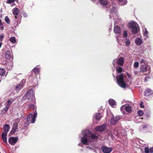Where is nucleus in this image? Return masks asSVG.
I'll return each instance as SVG.
<instances>
[{
  "mask_svg": "<svg viewBox=\"0 0 153 153\" xmlns=\"http://www.w3.org/2000/svg\"><path fill=\"white\" fill-rule=\"evenodd\" d=\"M110 123L112 124H114L117 123L115 120V118L114 117H112L111 119L110 120Z\"/></svg>",
  "mask_w": 153,
  "mask_h": 153,
  "instance_id": "obj_29",
  "label": "nucleus"
},
{
  "mask_svg": "<svg viewBox=\"0 0 153 153\" xmlns=\"http://www.w3.org/2000/svg\"><path fill=\"white\" fill-rule=\"evenodd\" d=\"M37 115V113H34L33 115L30 114L27 116L25 124L28 125L30 123H33L35 122V119Z\"/></svg>",
  "mask_w": 153,
  "mask_h": 153,
  "instance_id": "obj_3",
  "label": "nucleus"
},
{
  "mask_svg": "<svg viewBox=\"0 0 153 153\" xmlns=\"http://www.w3.org/2000/svg\"><path fill=\"white\" fill-rule=\"evenodd\" d=\"M3 56L6 60H10L11 61L13 60V56L11 55L10 51H6L3 54Z\"/></svg>",
  "mask_w": 153,
  "mask_h": 153,
  "instance_id": "obj_8",
  "label": "nucleus"
},
{
  "mask_svg": "<svg viewBox=\"0 0 153 153\" xmlns=\"http://www.w3.org/2000/svg\"><path fill=\"white\" fill-rule=\"evenodd\" d=\"M28 107L29 108H33L34 110L36 109V108L35 107V105L33 104L29 105Z\"/></svg>",
  "mask_w": 153,
  "mask_h": 153,
  "instance_id": "obj_33",
  "label": "nucleus"
},
{
  "mask_svg": "<svg viewBox=\"0 0 153 153\" xmlns=\"http://www.w3.org/2000/svg\"><path fill=\"white\" fill-rule=\"evenodd\" d=\"M138 113L140 116H142L143 115V112L141 110H139L138 111Z\"/></svg>",
  "mask_w": 153,
  "mask_h": 153,
  "instance_id": "obj_35",
  "label": "nucleus"
},
{
  "mask_svg": "<svg viewBox=\"0 0 153 153\" xmlns=\"http://www.w3.org/2000/svg\"><path fill=\"white\" fill-rule=\"evenodd\" d=\"M116 78L117 82L119 86L123 88H125L126 87V84L124 81L123 74L117 76Z\"/></svg>",
  "mask_w": 153,
  "mask_h": 153,
  "instance_id": "obj_2",
  "label": "nucleus"
},
{
  "mask_svg": "<svg viewBox=\"0 0 153 153\" xmlns=\"http://www.w3.org/2000/svg\"><path fill=\"white\" fill-rule=\"evenodd\" d=\"M120 109L122 113L124 114H126V112L125 111L128 113H131L132 111L131 106L129 105H122L120 107Z\"/></svg>",
  "mask_w": 153,
  "mask_h": 153,
  "instance_id": "obj_4",
  "label": "nucleus"
},
{
  "mask_svg": "<svg viewBox=\"0 0 153 153\" xmlns=\"http://www.w3.org/2000/svg\"><path fill=\"white\" fill-rule=\"evenodd\" d=\"M101 4L103 5H105L107 4V1L106 0H100Z\"/></svg>",
  "mask_w": 153,
  "mask_h": 153,
  "instance_id": "obj_30",
  "label": "nucleus"
},
{
  "mask_svg": "<svg viewBox=\"0 0 153 153\" xmlns=\"http://www.w3.org/2000/svg\"><path fill=\"white\" fill-rule=\"evenodd\" d=\"M4 34L3 33H2L0 34V41H2L4 38Z\"/></svg>",
  "mask_w": 153,
  "mask_h": 153,
  "instance_id": "obj_36",
  "label": "nucleus"
},
{
  "mask_svg": "<svg viewBox=\"0 0 153 153\" xmlns=\"http://www.w3.org/2000/svg\"><path fill=\"white\" fill-rule=\"evenodd\" d=\"M9 107L6 105V106L2 110L3 111H5V112H6L8 109Z\"/></svg>",
  "mask_w": 153,
  "mask_h": 153,
  "instance_id": "obj_40",
  "label": "nucleus"
},
{
  "mask_svg": "<svg viewBox=\"0 0 153 153\" xmlns=\"http://www.w3.org/2000/svg\"><path fill=\"white\" fill-rule=\"evenodd\" d=\"M4 29V27L3 26V25L2 26L0 27V30H3Z\"/></svg>",
  "mask_w": 153,
  "mask_h": 153,
  "instance_id": "obj_52",
  "label": "nucleus"
},
{
  "mask_svg": "<svg viewBox=\"0 0 153 153\" xmlns=\"http://www.w3.org/2000/svg\"><path fill=\"white\" fill-rule=\"evenodd\" d=\"M114 33L117 34L120 33L121 32L120 28L118 26L114 27Z\"/></svg>",
  "mask_w": 153,
  "mask_h": 153,
  "instance_id": "obj_21",
  "label": "nucleus"
},
{
  "mask_svg": "<svg viewBox=\"0 0 153 153\" xmlns=\"http://www.w3.org/2000/svg\"><path fill=\"white\" fill-rule=\"evenodd\" d=\"M127 74L128 78L130 79L131 78V75H130L128 73H127Z\"/></svg>",
  "mask_w": 153,
  "mask_h": 153,
  "instance_id": "obj_48",
  "label": "nucleus"
},
{
  "mask_svg": "<svg viewBox=\"0 0 153 153\" xmlns=\"http://www.w3.org/2000/svg\"><path fill=\"white\" fill-rule=\"evenodd\" d=\"M15 1L18 2L19 0H7L6 2L7 4H10L14 2Z\"/></svg>",
  "mask_w": 153,
  "mask_h": 153,
  "instance_id": "obj_28",
  "label": "nucleus"
},
{
  "mask_svg": "<svg viewBox=\"0 0 153 153\" xmlns=\"http://www.w3.org/2000/svg\"><path fill=\"white\" fill-rule=\"evenodd\" d=\"M108 103L109 105L113 107H114L116 105V102L112 99H110L109 100Z\"/></svg>",
  "mask_w": 153,
  "mask_h": 153,
  "instance_id": "obj_23",
  "label": "nucleus"
},
{
  "mask_svg": "<svg viewBox=\"0 0 153 153\" xmlns=\"http://www.w3.org/2000/svg\"><path fill=\"white\" fill-rule=\"evenodd\" d=\"M2 25V22L1 19H0V25Z\"/></svg>",
  "mask_w": 153,
  "mask_h": 153,
  "instance_id": "obj_53",
  "label": "nucleus"
},
{
  "mask_svg": "<svg viewBox=\"0 0 153 153\" xmlns=\"http://www.w3.org/2000/svg\"><path fill=\"white\" fill-rule=\"evenodd\" d=\"M116 68L117 73H120L123 71V68L121 67H119V66H116L115 67Z\"/></svg>",
  "mask_w": 153,
  "mask_h": 153,
  "instance_id": "obj_24",
  "label": "nucleus"
},
{
  "mask_svg": "<svg viewBox=\"0 0 153 153\" xmlns=\"http://www.w3.org/2000/svg\"><path fill=\"white\" fill-rule=\"evenodd\" d=\"M140 107L142 108H144V106L143 105V102L142 101L140 104Z\"/></svg>",
  "mask_w": 153,
  "mask_h": 153,
  "instance_id": "obj_44",
  "label": "nucleus"
},
{
  "mask_svg": "<svg viewBox=\"0 0 153 153\" xmlns=\"http://www.w3.org/2000/svg\"><path fill=\"white\" fill-rule=\"evenodd\" d=\"M92 1H94L95 0H91Z\"/></svg>",
  "mask_w": 153,
  "mask_h": 153,
  "instance_id": "obj_56",
  "label": "nucleus"
},
{
  "mask_svg": "<svg viewBox=\"0 0 153 153\" xmlns=\"http://www.w3.org/2000/svg\"><path fill=\"white\" fill-rule=\"evenodd\" d=\"M5 21L7 24H10V20L8 16H6L5 18Z\"/></svg>",
  "mask_w": 153,
  "mask_h": 153,
  "instance_id": "obj_32",
  "label": "nucleus"
},
{
  "mask_svg": "<svg viewBox=\"0 0 153 153\" xmlns=\"http://www.w3.org/2000/svg\"><path fill=\"white\" fill-rule=\"evenodd\" d=\"M5 70L3 68H0V76L4 75L5 73Z\"/></svg>",
  "mask_w": 153,
  "mask_h": 153,
  "instance_id": "obj_27",
  "label": "nucleus"
},
{
  "mask_svg": "<svg viewBox=\"0 0 153 153\" xmlns=\"http://www.w3.org/2000/svg\"><path fill=\"white\" fill-rule=\"evenodd\" d=\"M140 30V27L138 25L134 22V34L137 33Z\"/></svg>",
  "mask_w": 153,
  "mask_h": 153,
  "instance_id": "obj_16",
  "label": "nucleus"
},
{
  "mask_svg": "<svg viewBox=\"0 0 153 153\" xmlns=\"http://www.w3.org/2000/svg\"><path fill=\"white\" fill-rule=\"evenodd\" d=\"M25 80L22 79L16 87V90L17 91H19L23 87V83H25Z\"/></svg>",
  "mask_w": 153,
  "mask_h": 153,
  "instance_id": "obj_13",
  "label": "nucleus"
},
{
  "mask_svg": "<svg viewBox=\"0 0 153 153\" xmlns=\"http://www.w3.org/2000/svg\"><path fill=\"white\" fill-rule=\"evenodd\" d=\"M106 126V124H103L100 126H99L96 127L95 128V130L97 131H104L105 128Z\"/></svg>",
  "mask_w": 153,
  "mask_h": 153,
  "instance_id": "obj_14",
  "label": "nucleus"
},
{
  "mask_svg": "<svg viewBox=\"0 0 153 153\" xmlns=\"http://www.w3.org/2000/svg\"><path fill=\"white\" fill-rule=\"evenodd\" d=\"M127 74L128 78L130 79L131 78V75H130L128 73H127Z\"/></svg>",
  "mask_w": 153,
  "mask_h": 153,
  "instance_id": "obj_49",
  "label": "nucleus"
},
{
  "mask_svg": "<svg viewBox=\"0 0 153 153\" xmlns=\"http://www.w3.org/2000/svg\"><path fill=\"white\" fill-rule=\"evenodd\" d=\"M12 103V102L11 101H10V100H8L7 101V102L6 104V105H7L9 107L10 105Z\"/></svg>",
  "mask_w": 153,
  "mask_h": 153,
  "instance_id": "obj_38",
  "label": "nucleus"
},
{
  "mask_svg": "<svg viewBox=\"0 0 153 153\" xmlns=\"http://www.w3.org/2000/svg\"><path fill=\"white\" fill-rule=\"evenodd\" d=\"M18 140V138L17 137H11L8 139V142L10 144L14 145L17 142Z\"/></svg>",
  "mask_w": 153,
  "mask_h": 153,
  "instance_id": "obj_12",
  "label": "nucleus"
},
{
  "mask_svg": "<svg viewBox=\"0 0 153 153\" xmlns=\"http://www.w3.org/2000/svg\"><path fill=\"white\" fill-rule=\"evenodd\" d=\"M19 12V10L17 8H14L13 9V15H15V18L16 19L18 20L17 22H20L21 18L20 16H18Z\"/></svg>",
  "mask_w": 153,
  "mask_h": 153,
  "instance_id": "obj_6",
  "label": "nucleus"
},
{
  "mask_svg": "<svg viewBox=\"0 0 153 153\" xmlns=\"http://www.w3.org/2000/svg\"><path fill=\"white\" fill-rule=\"evenodd\" d=\"M123 36L124 37H126L127 36L128 34L126 31H124L123 33Z\"/></svg>",
  "mask_w": 153,
  "mask_h": 153,
  "instance_id": "obj_39",
  "label": "nucleus"
},
{
  "mask_svg": "<svg viewBox=\"0 0 153 153\" xmlns=\"http://www.w3.org/2000/svg\"><path fill=\"white\" fill-rule=\"evenodd\" d=\"M144 31L143 34L144 36H147L149 33V32L147 30L146 28H145L143 30Z\"/></svg>",
  "mask_w": 153,
  "mask_h": 153,
  "instance_id": "obj_34",
  "label": "nucleus"
},
{
  "mask_svg": "<svg viewBox=\"0 0 153 153\" xmlns=\"http://www.w3.org/2000/svg\"><path fill=\"white\" fill-rule=\"evenodd\" d=\"M128 26L130 28H131V32L134 33V22L132 21L128 23Z\"/></svg>",
  "mask_w": 153,
  "mask_h": 153,
  "instance_id": "obj_18",
  "label": "nucleus"
},
{
  "mask_svg": "<svg viewBox=\"0 0 153 153\" xmlns=\"http://www.w3.org/2000/svg\"><path fill=\"white\" fill-rule=\"evenodd\" d=\"M2 45V42H0V48L1 47Z\"/></svg>",
  "mask_w": 153,
  "mask_h": 153,
  "instance_id": "obj_54",
  "label": "nucleus"
},
{
  "mask_svg": "<svg viewBox=\"0 0 153 153\" xmlns=\"http://www.w3.org/2000/svg\"><path fill=\"white\" fill-rule=\"evenodd\" d=\"M7 134L6 133L3 132L2 133L1 137L3 142L5 143L7 142Z\"/></svg>",
  "mask_w": 153,
  "mask_h": 153,
  "instance_id": "obj_17",
  "label": "nucleus"
},
{
  "mask_svg": "<svg viewBox=\"0 0 153 153\" xmlns=\"http://www.w3.org/2000/svg\"><path fill=\"white\" fill-rule=\"evenodd\" d=\"M109 16H110V19H111V15H109Z\"/></svg>",
  "mask_w": 153,
  "mask_h": 153,
  "instance_id": "obj_58",
  "label": "nucleus"
},
{
  "mask_svg": "<svg viewBox=\"0 0 153 153\" xmlns=\"http://www.w3.org/2000/svg\"><path fill=\"white\" fill-rule=\"evenodd\" d=\"M143 119V118H141V119Z\"/></svg>",
  "mask_w": 153,
  "mask_h": 153,
  "instance_id": "obj_59",
  "label": "nucleus"
},
{
  "mask_svg": "<svg viewBox=\"0 0 153 153\" xmlns=\"http://www.w3.org/2000/svg\"><path fill=\"white\" fill-rule=\"evenodd\" d=\"M25 95L26 98L27 99H31L33 102L35 101L34 95H33V91L32 90L27 91Z\"/></svg>",
  "mask_w": 153,
  "mask_h": 153,
  "instance_id": "obj_7",
  "label": "nucleus"
},
{
  "mask_svg": "<svg viewBox=\"0 0 153 153\" xmlns=\"http://www.w3.org/2000/svg\"><path fill=\"white\" fill-rule=\"evenodd\" d=\"M140 62L141 63H144L145 61L143 59H142L140 61Z\"/></svg>",
  "mask_w": 153,
  "mask_h": 153,
  "instance_id": "obj_51",
  "label": "nucleus"
},
{
  "mask_svg": "<svg viewBox=\"0 0 153 153\" xmlns=\"http://www.w3.org/2000/svg\"><path fill=\"white\" fill-rule=\"evenodd\" d=\"M10 128L9 125L7 124H5L3 126V129L5 133H7L9 131Z\"/></svg>",
  "mask_w": 153,
  "mask_h": 153,
  "instance_id": "obj_19",
  "label": "nucleus"
},
{
  "mask_svg": "<svg viewBox=\"0 0 153 153\" xmlns=\"http://www.w3.org/2000/svg\"><path fill=\"white\" fill-rule=\"evenodd\" d=\"M115 7H113L112 8L110 9V12L111 13H114L115 11Z\"/></svg>",
  "mask_w": 153,
  "mask_h": 153,
  "instance_id": "obj_43",
  "label": "nucleus"
},
{
  "mask_svg": "<svg viewBox=\"0 0 153 153\" xmlns=\"http://www.w3.org/2000/svg\"><path fill=\"white\" fill-rule=\"evenodd\" d=\"M130 44V42L129 39H128L126 42V44L127 46H128Z\"/></svg>",
  "mask_w": 153,
  "mask_h": 153,
  "instance_id": "obj_45",
  "label": "nucleus"
},
{
  "mask_svg": "<svg viewBox=\"0 0 153 153\" xmlns=\"http://www.w3.org/2000/svg\"><path fill=\"white\" fill-rule=\"evenodd\" d=\"M9 40L13 44L15 43L16 41V38L14 36L11 37L9 39Z\"/></svg>",
  "mask_w": 153,
  "mask_h": 153,
  "instance_id": "obj_26",
  "label": "nucleus"
},
{
  "mask_svg": "<svg viewBox=\"0 0 153 153\" xmlns=\"http://www.w3.org/2000/svg\"><path fill=\"white\" fill-rule=\"evenodd\" d=\"M18 125L17 123H15L14 124L13 126L12 130L10 132V134L11 135L15 133L16 129L18 128Z\"/></svg>",
  "mask_w": 153,
  "mask_h": 153,
  "instance_id": "obj_15",
  "label": "nucleus"
},
{
  "mask_svg": "<svg viewBox=\"0 0 153 153\" xmlns=\"http://www.w3.org/2000/svg\"><path fill=\"white\" fill-rule=\"evenodd\" d=\"M135 42L137 45H140L142 43L143 41L140 38H138L136 39Z\"/></svg>",
  "mask_w": 153,
  "mask_h": 153,
  "instance_id": "obj_20",
  "label": "nucleus"
},
{
  "mask_svg": "<svg viewBox=\"0 0 153 153\" xmlns=\"http://www.w3.org/2000/svg\"><path fill=\"white\" fill-rule=\"evenodd\" d=\"M139 64L138 62H134V68H137L139 66Z\"/></svg>",
  "mask_w": 153,
  "mask_h": 153,
  "instance_id": "obj_42",
  "label": "nucleus"
},
{
  "mask_svg": "<svg viewBox=\"0 0 153 153\" xmlns=\"http://www.w3.org/2000/svg\"><path fill=\"white\" fill-rule=\"evenodd\" d=\"M124 63V59L122 57L119 58H117L114 59L113 61V64L114 67L117 66V65H119L122 66Z\"/></svg>",
  "mask_w": 153,
  "mask_h": 153,
  "instance_id": "obj_5",
  "label": "nucleus"
},
{
  "mask_svg": "<svg viewBox=\"0 0 153 153\" xmlns=\"http://www.w3.org/2000/svg\"><path fill=\"white\" fill-rule=\"evenodd\" d=\"M40 70L39 68L35 67L32 71V72L34 73V74L36 75L39 73Z\"/></svg>",
  "mask_w": 153,
  "mask_h": 153,
  "instance_id": "obj_22",
  "label": "nucleus"
},
{
  "mask_svg": "<svg viewBox=\"0 0 153 153\" xmlns=\"http://www.w3.org/2000/svg\"><path fill=\"white\" fill-rule=\"evenodd\" d=\"M153 94V91L149 88H147L144 91V95L147 97H151Z\"/></svg>",
  "mask_w": 153,
  "mask_h": 153,
  "instance_id": "obj_11",
  "label": "nucleus"
},
{
  "mask_svg": "<svg viewBox=\"0 0 153 153\" xmlns=\"http://www.w3.org/2000/svg\"><path fill=\"white\" fill-rule=\"evenodd\" d=\"M2 17V15H0V18H1Z\"/></svg>",
  "mask_w": 153,
  "mask_h": 153,
  "instance_id": "obj_57",
  "label": "nucleus"
},
{
  "mask_svg": "<svg viewBox=\"0 0 153 153\" xmlns=\"http://www.w3.org/2000/svg\"><path fill=\"white\" fill-rule=\"evenodd\" d=\"M114 118L117 122L119 121L120 118V117L119 116H117Z\"/></svg>",
  "mask_w": 153,
  "mask_h": 153,
  "instance_id": "obj_41",
  "label": "nucleus"
},
{
  "mask_svg": "<svg viewBox=\"0 0 153 153\" xmlns=\"http://www.w3.org/2000/svg\"><path fill=\"white\" fill-rule=\"evenodd\" d=\"M137 71H134V74H135V75L137 74Z\"/></svg>",
  "mask_w": 153,
  "mask_h": 153,
  "instance_id": "obj_55",
  "label": "nucleus"
},
{
  "mask_svg": "<svg viewBox=\"0 0 153 153\" xmlns=\"http://www.w3.org/2000/svg\"><path fill=\"white\" fill-rule=\"evenodd\" d=\"M120 2H122L121 3L122 5H125L127 3V1L126 0H118Z\"/></svg>",
  "mask_w": 153,
  "mask_h": 153,
  "instance_id": "obj_31",
  "label": "nucleus"
},
{
  "mask_svg": "<svg viewBox=\"0 0 153 153\" xmlns=\"http://www.w3.org/2000/svg\"><path fill=\"white\" fill-rule=\"evenodd\" d=\"M150 150L151 153H153V147L151 148L150 149Z\"/></svg>",
  "mask_w": 153,
  "mask_h": 153,
  "instance_id": "obj_50",
  "label": "nucleus"
},
{
  "mask_svg": "<svg viewBox=\"0 0 153 153\" xmlns=\"http://www.w3.org/2000/svg\"><path fill=\"white\" fill-rule=\"evenodd\" d=\"M81 134L83 137L81 138V141L82 143L85 145H88L92 140L97 138V136L93 134L88 130H85L82 131Z\"/></svg>",
  "mask_w": 153,
  "mask_h": 153,
  "instance_id": "obj_1",
  "label": "nucleus"
},
{
  "mask_svg": "<svg viewBox=\"0 0 153 153\" xmlns=\"http://www.w3.org/2000/svg\"><path fill=\"white\" fill-rule=\"evenodd\" d=\"M147 126L146 125H143V128L145 130L146 128H147Z\"/></svg>",
  "mask_w": 153,
  "mask_h": 153,
  "instance_id": "obj_47",
  "label": "nucleus"
},
{
  "mask_svg": "<svg viewBox=\"0 0 153 153\" xmlns=\"http://www.w3.org/2000/svg\"><path fill=\"white\" fill-rule=\"evenodd\" d=\"M140 71L143 72L148 71L147 74H149L150 73V67L148 65H142L140 67Z\"/></svg>",
  "mask_w": 153,
  "mask_h": 153,
  "instance_id": "obj_9",
  "label": "nucleus"
},
{
  "mask_svg": "<svg viewBox=\"0 0 153 153\" xmlns=\"http://www.w3.org/2000/svg\"><path fill=\"white\" fill-rule=\"evenodd\" d=\"M102 117L101 113H97L95 115V118L97 120H100Z\"/></svg>",
  "mask_w": 153,
  "mask_h": 153,
  "instance_id": "obj_25",
  "label": "nucleus"
},
{
  "mask_svg": "<svg viewBox=\"0 0 153 153\" xmlns=\"http://www.w3.org/2000/svg\"><path fill=\"white\" fill-rule=\"evenodd\" d=\"M150 77L149 76H147L145 78V82H146L148 79H150Z\"/></svg>",
  "mask_w": 153,
  "mask_h": 153,
  "instance_id": "obj_46",
  "label": "nucleus"
},
{
  "mask_svg": "<svg viewBox=\"0 0 153 153\" xmlns=\"http://www.w3.org/2000/svg\"><path fill=\"white\" fill-rule=\"evenodd\" d=\"M101 149L103 153H110L113 150L111 147H108L104 146H102Z\"/></svg>",
  "mask_w": 153,
  "mask_h": 153,
  "instance_id": "obj_10",
  "label": "nucleus"
},
{
  "mask_svg": "<svg viewBox=\"0 0 153 153\" xmlns=\"http://www.w3.org/2000/svg\"><path fill=\"white\" fill-rule=\"evenodd\" d=\"M145 153H149L150 152V149L148 147H146L145 149Z\"/></svg>",
  "mask_w": 153,
  "mask_h": 153,
  "instance_id": "obj_37",
  "label": "nucleus"
}]
</instances>
